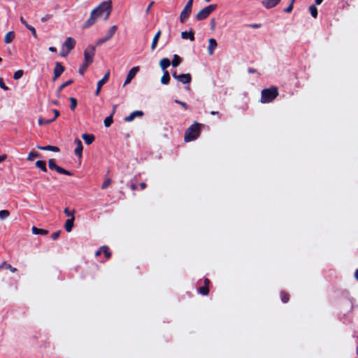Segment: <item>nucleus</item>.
<instances>
[{"label": "nucleus", "mask_w": 358, "mask_h": 358, "mask_svg": "<svg viewBox=\"0 0 358 358\" xmlns=\"http://www.w3.org/2000/svg\"><path fill=\"white\" fill-rule=\"evenodd\" d=\"M48 166L51 170H55L57 173L60 174H64L66 176H73V173L67 171L59 166H57L55 163V160L54 159H50L48 161Z\"/></svg>", "instance_id": "5"}, {"label": "nucleus", "mask_w": 358, "mask_h": 358, "mask_svg": "<svg viewBox=\"0 0 358 358\" xmlns=\"http://www.w3.org/2000/svg\"><path fill=\"white\" fill-rule=\"evenodd\" d=\"M93 10H96L97 17H103L106 20L112 11V1L110 0L103 1Z\"/></svg>", "instance_id": "2"}, {"label": "nucleus", "mask_w": 358, "mask_h": 358, "mask_svg": "<svg viewBox=\"0 0 358 358\" xmlns=\"http://www.w3.org/2000/svg\"><path fill=\"white\" fill-rule=\"evenodd\" d=\"M65 69L64 66L59 62L55 63V66L54 69V76L52 80H56L64 71Z\"/></svg>", "instance_id": "10"}, {"label": "nucleus", "mask_w": 358, "mask_h": 358, "mask_svg": "<svg viewBox=\"0 0 358 358\" xmlns=\"http://www.w3.org/2000/svg\"><path fill=\"white\" fill-rule=\"evenodd\" d=\"M138 70H139L138 66H134L129 70V71L127 76L126 80L124 81V85H126L131 82V80L136 76V74L137 73Z\"/></svg>", "instance_id": "13"}, {"label": "nucleus", "mask_w": 358, "mask_h": 358, "mask_svg": "<svg viewBox=\"0 0 358 358\" xmlns=\"http://www.w3.org/2000/svg\"><path fill=\"white\" fill-rule=\"evenodd\" d=\"M191 13H192V10H190L187 8L184 7V8L182 9V12L180 13V22L184 23L189 18Z\"/></svg>", "instance_id": "16"}, {"label": "nucleus", "mask_w": 358, "mask_h": 358, "mask_svg": "<svg viewBox=\"0 0 358 358\" xmlns=\"http://www.w3.org/2000/svg\"><path fill=\"white\" fill-rule=\"evenodd\" d=\"M102 253V250H101V248L95 252V256L98 257Z\"/></svg>", "instance_id": "61"}, {"label": "nucleus", "mask_w": 358, "mask_h": 358, "mask_svg": "<svg viewBox=\"0 0 358 358\" xmlns=\"http://www.w3.org/2000/svg\"><path fill=\"white\" fill-rule=\"evenodd\" d=\"M75 220V217H71L68 219L64 224V228L67 232L71 231L73 227V222Z\"/></svg>", "instance_id": "22"}, {"label": "nucleus", "mask_w": 358, "mask_h": 358, "mask_svg": "<svg viewBox=\"0 0 358 358\" xmlns=\"http://www.w3.org/2000/svg\"><path fill=\"white\" fill-rule=\"evenodd\" d=\"M309 10L313 17L316 18L317 17V8L315 6L311 5L309 7Z\"/></svg>", "instance_id": "34"}, {"label": "nucleus", "mask_w": 358, "mask_h": 358, "mask_svg": "<svg viewBox=\"0 0 358 358\" xmlns=\"http://www.w3.org/2000/svg\"><path fill=\"white\" fill-rule=\"evenodd\" d=\"M0 87L3 90H8V87L4 84L3 78H0Z\"/></svg>", "instance_id": "49"}, {"label": "nucleus", "mask_w": 358, "mask_h": 358, "mask_svg": "<svg viewBox=\"0 0 358 358\" xmlns=\"http://www.w3.org/2000/svg\"><path fill=\"white\" fill-rule=\"evenodd\" d=\"M193 0H189L186 3L185 8H187L190 10L192 9Z\"/></svg>", "instance_id": "51"}, {"label": "nucleus", "mask_w": 358, "mask_h": 358, "mask_svg": "<svg viewBox=\"0 0 358 358\" xmlns=\"http://www.w3.org/2000/svg\"><path fill=\"white\" fill-rule=\"evenodd\" d=\"M60 113H54V115L52 117L50 118H45L40 117L38 118V124L42 126L45 124H50L51 122H54L59 116Z\"/></svg>", "instance_id": "12"}, {"label": "nucleus", "mask_w": 358, "mask_h": 358, "mask_svg": "<svg viewBox=\"0 0 358 358\" xmlns=\"http://www.w3.org/2000/svg\"><path fill=\"white\" fill-rule=\"evenodd\" d=\"M76 45V41L72 37L66 38V41L62 45L63 48H66V50L71 52Z\"/></svg>", "instance_id": "11"}, {"label": "nucleus", "mask_w": 358, "mask_h": 358, "mask_svg": "<svg viewBox=\"0 0 358 358\" xmlns=\"http://www.w3.org/2000/svg\"><path fill=\"white\" fill-rule=\"evenodd\" d=\"M109 76H110V71H108L104 75L103 78L98 82L96 90V95L99 94V91H100L101 87L108 80Z\"/></svg>", "instance_id": "14"}, {"label": "nucleus", "mask_w": 358, "mask_h": 358, "mask_svg": "<svg viewBox=\"0 0 358 358\" xmlns=\"http://www.w3.org/2000/svg\"><path fill=\"white\" fill-rule=\"evenodd\" d=\"M60 234H61V231L59 230L57 231H55L54 232L52 235H51V238L52 240H57V238H59V236H60Z\"/></svg>", "instance_id": "46"}, {"label": "nucleus", "mask_w": 358, "mask_h": 358, "mask_svg": "<svg viewBox=\"0 0 358 358\" xmlns=\"http://www.w3.org/2000/svg\"><path fill=\"white\" fill-rule=\"evenodd\" d=\"M294 0H292L290 4L284 10L285 13H290L293 10V3Z\"/></svg>", "instance_id": "45"}, {"label": "nucleus", "mask_w": 358, "mask_h": 358, "mask_svg": "<svg viewBox=\"0 0 358 358\" xmlns=\"http://www.w3.org/2000/svg\"><path fill=\"white\" fill-rule=\"evenodd\" d=\"M10 215V212L7 210H0V219L5 220L8 218Z\"/></svg>", "instance_id": "37"}, {"label": "nucleus", "mask_w": 358, "mask_h": 358, "mask_svg": "<svg viewBox=\"0 0 358 358\" xmlns=\"http://www.w3.org/2000/svg\"><path fill=\"white\" fill-rule=\"evenodd\" d=\"M208 41H209V45L208 47V52L209 55H213L214 53V50H215V48L217 46V43L216 40L213 38H210Z\"/></svg>", "instance_id": "18"}, {"label": "nucleus", "mask_w": 358, "mask_h": 358, "mask_svg": "<svg viewBox=\"0 0 358 358\" xmlns=\"http://www.w3.org/2000/svg\"><path fill=\"white\" fill-rule=\"evenodd\" d=\"M170 81V75L168 71H164V74L161 78V83L164 85L169 84Z\"/></svg>", "instance_id": "29"}, {"label": "nucleus", "mask_w": 358, "mask_h": 358, "mask_svg": "<svg viewBox=\"0 0 358 358\" xmlns=\"http://www.w3.org/2000/svg\"><path fill=\"white\" fill-rule=\"evenodd\" d=\"M111 184V180L110 178H106L105 179V180L103 181L102 185H101V189H106L108 187H109Z\"/></svg>", "instance_id": "42"}, {"label": "nucleus", "mask_w": 358, "mask_h": 358, "mask_svg": "<svg viewBox=\"0 0 358 358\" xmlns=\"http://www.w3.org/2000/svg\"><path fill=\"white\" fill-rule=\"evenodd\" d=\"M202 124L194 122L189 127L185 132L184 140L185 142H190L196 140L200 135Z\"/></svg>", "instance_id": "1"}, {"label": "nucleus", "mask_w": 358, "mask_h": 358, "mask_svg": "<svg viewBox=\"0 0 358 358\" xmlns=\"http://www.w3.org/2000/svg\"><path fill=\"white\" fill-rule=\"evenodd\" d=\"M64 213L68 216L73 217H74L75 210L73 211H70L68 208H66L64 210Z\"/></svg>", "instance_id": "43"}, {"label": "nucleus", "mask_w": 358, "mask_h": 358, "mask_svg": "<svg viewBox=\"0 0 358 358\" xmlns=\"http://www.w3.org/2000/svg\"><path fill=\"white\" fill-rule=\"evenodd\" d=\"M146 187H147L146 183H145V182L140 183V187L141 189H145Z\"/></svg>", "instance_id": "60"}, {"label": "nucleus", "mask_w": 358, "mask_h": 358, "mask_svg": "<svg viewBox=\"0 0 358 358\" xmlns=\"http://www.w3.org/2000/svg\"><path fill=\"white\" fill-rule=\"evenodd\" d=\"M94 54L95 47L93 45H88L84 51V62L91 64L93 62Z\"/></svg>", "instance_id": "6"}, {"label": "nucleus", "mask_w": 358, "mask_h": 358, "mask_svg": "<svg viewBox=\"0 0 358 358\" xmlns=\"http://www.w3.org/2000/svg\"><path fill=\"white\" fill-rule=\"evenodd\" d=\"M217 4H210L203 8L196 14V19L199 21L206 19L210 13L217 8Z\"/></svg>", "instance_id": "4"}, {"label": "nucleus", "mask_w": 358, "mask_h": 358, "mask_svg": "<svg viewBox=\"0 0 358 358\" xmlns=\"http://www.w3.org/2000/svg\"><path fill=\"white\" fill-rule=\"evenodd\" d=\"M7 158V155H0V163L4 162Z\"/></svg>", "instance_id": "57"}, {"label": "nucleus", "mask_w": 358, "mask_h": 358, "mask_svg": "<svg viewBox=\"0 0 358 358\" xmlns=\"http://www.w3.org/2000/svg\"><path fill=\"white\" fill-rule=\"evenodd\" d=\"M248 73H250V74H251V73H256V72H257V69H253V68H249V69H248Z\"/></svg>", "instance_id": "58"}, {"label": "nucleus", "mask_w": 358, "mask_h": 358, "mask_svg": "<svg viewBox=\"0 0 358 358\" xmlns=\"http://www.w3.org/2000/svg\"><path fill=\"white\" fill-rule=\"evenodd\" d=\"M73 83V80L72 79L67 80L66 82L64 83L62 85H61L59 87L58 91L61 92L64 87L69 86V85L72 84Z\"/></svg>", "instance_id": "39"}, {"label": "nucleus", "mask_w": 358, "mask_h": 358, "mask_svg": "<svg viewBox=\"0 0 358 358\" xmlns=\"http://www.w3.org/2000/svg\"><path fill=\"white\" fill-rule=\"evenodd\" d=\"M71 104H70V109L71 110H74L76 106H77V100L75 98L71 97L69 98Z\"/></svg>", "instance_id": "41"}, {"label": "nucleus", "mask_w": 358, "mask_h": 358, "mask_svg": "<svg viewBox=\"0 0 358 358\" xmlns=\"http://www.w3.org/2000/svg\"><path fill=\"white\" fill-rule=\"evenodd\" d=\"M113 122V114H111L110 116L107 117L104 120V125L106 127H110Z\"/></svg>", "instance_id": "36"}, {"label": "nucleus", "mask_w": 358, "mask_h": 358, "mask_svg": "<svg viewBox=\"0 0 358 358\" xmlns=\"http://www.w3.org/2000/svg\"><path fill=\"white\" fill-rule=\"evenodd\" d=\"M6 268L9 269L12 273H15L17 271L16 268L13 267L10 264H7Z\"/></svg>", "instance_id": "54"}, {"label": "nucleus", "mask_w": 358, "mask_h": 358, "mask_svg": "<svg viewBox=\"0 0 358 358\" xmlns=\"http://www.w3.org/2000/svg\"><path fill=\"white\" fill-rule=\"evenodd\" d=\"M215 27V19H211L210 20V29H214Z\"/></svg>", "instance_id": "55"}, {"label": "nucleus", "mask_w": 358, "mask_h": 358, "mask_svg": "<svg viewBox=\"0 0 358 358\" xmlns=\"http://www.w3.org/2000/svg\"><path fill=\"white\" fill-rule=\"evenodd\" d=\"M278 95V89L276 87H271L269 88H266L262 90L261 92V99L260 101L262 103H270L273 101Z\"/></svg>", "instance_id": "3"}, {"label": "nucleus", "mask_w": 358, "mask_h": 358, "mask_svg": "<svg viewBox=\"0 0 358 358\" xmlns=\"http://www.w3.org/2000/svg\"><path fill=\"white\" fill-rule=\"evenodd\" d=\"M161 34H162V31L161 30H159L155 36H154L153 39H152V45H151V50H155L157 45V43L159 41V37L161 36Z\"/></svg>", "instance_id": "23"}, {"label": "nucleus", "mask_w": 358, "mask_h": 358, "mask_svg": "<svg viewBox=\"0 0 358 358\" xmlns=\"http://www.w3.org/2000/svg\"><path fill=\"white\" fill-rule=\"evenodd\" d=\"M49 50L52 52H57V48L55 47H50L49 48Z\"/></svg>", "instance_id": "62"}, {"label": "nucleus", "mask_w": 358, "mask_h": 358, "mask_svg": "<svg viewBox=\"0 0 358 358\" xmlns=\"http://www.w3.org/2000/svg\"><path fill=\"white\" fill-rule=\"evenodd\" d=\"M280 0H263L262 4L267 9L272 8L277 6Z\"/></svg>", "instance_id": "15"}, {"label": "nucleus", "mask_w": 358, "mask_h": 358, "mask_svg": "<svg viewBox=\"0 0 358 358\" xmlns=\"http://www.w3.org/2000/svg\"><path fill=\"white\" fill-rule=\"evenodd\" d=\"M117 29V27L116 25L112 26L110 28V29L108 30V31L107 32V34H106V36H104L102 38H100L99 39H98L96 41V45H97V46L101 45V44H103L105 42H106L108 40H110L113 36V35L115 34V33L116 32Z\"/></svg>", "instance_id": "8"}, {"label": "nucleus", "mask_w": 358, "mask_h": 358, "mask_svg": "<svg viewBox=\"0 0 358 358\" xmlns=\"http://www.w3.org/2000/svg\"><path fill=\"white\" fill-rule=\"evenodd\" d=\"M181 37L182 39H189L191 41H194L195 38H194V32L193 31L192 29H191L189 31H182L181 33Z\"/></svg>", "instance_id": "20"}, {"label": "nucleus", "mask_w": 358, "mask_h": 358, "mask_svg": "<svg viewBox=\"0 0 358 358\" xmlns=\"http://www.w3.org/2000/svg\"><path fill=\"white\" fill-rule=\"evenodd\" d=\"M96 18L98 17L96 16V10H92L90 13V17L83 24V28L87 29L94 25L96 22Z\"/></svg>", "instance_id": "9"}, {"label": "nucleus", "mask_w": 358, "mask_h": 358, "mask_svg": "<svg viewBox=\"0 0 358 358\" xmlns=\"http://www.w3.org/2000/svg\"><path fill=\"white\" fill-rule=\"evenodd\" d=\"M247 26H248L251 28L258 29V28H260L262 25H261V24L254 23V24H248Z\"/></svg>", "instance_id": "52"}, {"label": "nucleus", "mask_w": 358, "mask_h": 358, "mask_svg": "<svg viewBox=\"0 0 358 358\" xmlns=\"http://www.w3.org/2000/svg\"><path fill=\"white\" fill-rule=\"evenodd\" d=\"M24 74V71L22 70H17L14 73L13 78L15 80H19Z\"/></svg>", "instance_id": "40"}, {"label": "nucleus", "mask_w": 358, "mask_h": 358, "mask_svg": "<svg viewBox=\"0 0 358 358\" xmlns=\"http://www.w3.org/2000/svg\"><path fill=\"white\" fill-rule=\"evenodd\" d=\"M172 76L174 79L182 84H189L192 80V76L190 73L178 74L176 71L172 73Z\"/></svg>", "instance_id": "7"}, {"label": "nucleus", "mask_w": 358, "mask_h": 358, "mask_svg": "<svg viewBox=\"0 0 358 358\" xmlns=\"http://www.w3.org/2000/svg\"><path fill=\"white\" fill-rule=\"evenodd\" d=\"M280 298H281V301L283 302V303H287L289 300V298H290V295L289 293L285 292V291H282L280 292Z\"/></svg>", "instance_id": "31"}, {"label": "nucleus", "mask_w": 358, "mask_h": 358, "mask_svg": "<svg viewBox=\"0 0 358 358\" xmlns=\"http://www.w3.org/2000/svg\"><path fill=\"white\" fill-rule=\"evenodd\" d=\"M27 29H29L31 32L33 36L35 38H37V34H36V29L34 27H32L29 24V27H27Z\"/></svg>", "instance_id": "44"}, {"label": "nucleus", "mask_w": 358, "mask_h": 358, "mask_svg": "<svg viewBox=\"0 0 358 358\" xmlns=\"http://www.w3.org/2000/svg\"><path fill=\"white\" fill-rule=\"evenodd\" d=\"M129 187H130V189H131V190H133V191L136 190V189H137V187H138L137 185H136V184H135V183L131 184Z\"/></svg>", "instance_id": "56"}, {"label": "nucleus", "mask_w": 358, "mask_h": 358, "mask_svg": "<svg viewBox=\"0 0 358 358\" xmlns=\"http://www.w3.org/2000/svg\"><path fill=\"white\" fill-rule=\"evenodd\" d=\"M322 1L323 0H315V2L317 5L321 4Z\"/></svg>", "instance_id": "64"}, {"label": "nucleus", "mask_w": 358, "mask_h": 358, "mask_svg": "<svg viewBox=\"0 0 358 358\" xmlns=\"http://www.w3.org/2000/svg\"><path fill=\"white\" fill-rule=\"evenodd\" d=\"M101 250H102V252L104 254L106 259H109L111 257V252L108 246H101Z\"/></svg>", "instance_id": "33"}, {"label": "nucleus", "mask_w": 358, "mask_h": 358, "mask_svg": "<svg viewBox=\"0 0 358 358\" xmlns=\"http://www.w3.org/2000/svg\"><path fill=\"white\" fill-rule=\"evenodd\" d=\"M31 231L35 235H47L48 231L43 229H38L36 227H32Z\"/></svg>", "instance_id": "25"}, {"label": "nucleus", "mask_w": 358, "mask_h": 358, "mask_svg": "<svg viewBox=\"0 0 358 358\" xmlns=\"http://www.w3.org/2000/svg\"><path fill=\"white\" fill-rule=\"evenodd\" d=\"M182 62V59L180 56L178 55H174L173 57V59L171 62V64L173 66V67H177L178 66L180 63Z\"/></svg>", "instance_id": "27"}, {"label": "nucleus", "mask_w": 358, "mask_h": 358, "mask_svg": "<svg viewBox=\"0 0 358 358\" xmlns=\"http://www.w3.org/2000/svg\"><path fill=\"white\" fill-rule=\"evenodd\" d=\"M210 283V281L208 278L204 279V285L209 287Z\"/></svg>", "instance_id": "59"}, {"label": "nucleus", "mask_w": 358, "mask_h": 358, "mask_svg": "<svg viewBox=\"0 0 358 358\" xmlns=\"http://www.w3.org/2000/svg\"><path fill=\"white\" fill-rule=\"evenodd\" d=\"M36 148L41 150L51 151V152H59V150H60L59 147L54 146V145H46V146L37 145Z\"/></svg>", "instance_id": "19"}, {"label": "nucleus", "mask_w": 358, "mask_h": 358, "mask_svg": "<svg viewBox=\"0 0 358 358\" xmlns=\"http://www.w3.org/2000/svg\"><path fill=\"white\" fill-rule=\"evenodd\" d=\"M75 143L76 144V147L74 150V153L76 155L80 157L82 156V152H83V150L82 142L80 139L76 138L75 140Z\"/></svg>", "instance_id": "17"}, {"label": "nucleus", "mask_w": 358, "mask_h": 358, "mask_svg": "<svg viewBox=\"0 0 358 358\" xmlns=\"http://www.w3.org/2000/svg\"><path fill=\"white\" fill-rule=\"evenodd\" d=\"M39 156H40L39 153H38L35 151H31L28 155L27 160L33 161L35 157H38Z\"/></svg>", "instance_id": "35"}, {"label": "nucleus", "mask_w": 358, "mask_h": 358, "mask_svg": "<svg viewBox=\"0 0 358 358\" xmlns=\"http://www.w3.org/2000/svg\"><path fill=\"white\" fill-rule=\"evenodd\" d=\"M20 20L21 23L26 27V28L29 27V24L27 22L23 17H20Z\"/></svg>", "instance_id": "53"}, {"label": "nucleus", "mask_w": 358, "mask_h": 358, "mask_svg": "<svg viewBox=\"0 0 358 358\" xmlns=\"http://www.w3.org/2000/svg\"><path fill=\"white\" fill-rule=\"evenodd\" d=\"M52 15H51V14H47V15H45L44 17H43L41 18V21H42L43 22H47L48 20H50V18H52Z\"/></svg>", "instance_id": "50"}, {"label": "nucleus", "mask_w": 358, "mask_h": 358, "mask_svg": "<svg viewBox=\"0 0 358 358\" xmlns=\"http://www.w3.org/2000/svg\"><path fill=\"white\" fill-rule=\"evenodd\" d=\"M355 278L358 281V268L355 272Z\"/></svg>", "instance_id": "63"}, {"label": "nucleus", "mask_w": 358, "mask_h": 358, "mask_svg": "<svg viewBox=\"0 0 358 358\" xmlns=\"http://www.w3.org/2000/svg\"><path fill=\"white\" fill-rule=\"evenodd\" d=\"M175 102L177 103L180 104L182 106L183 110H187L189 109L188 106L187 105V103H185V102L180 101H178V100H175Z\"/></svg>", "instance_id": "47"}, {"label": "nucleus", "mask_w": 358, "mask_h": 358, "mask_svg": "<svg viewBox=\"0 0 358 358\" xmlns=\"http://www.w3.org/2000/svg\"><path fill=\"white\" fill-rule=\"evenodd\" d=\"M35 166L40 169L43 172H47L48 169L46 167V163L45 161L43 160H38L35 163Z\"/></svg>", "instance_id": "28"}, {"label": "nucleus", "mask_w": 358, "mask_h": 358, "mask_svg": "<svg viewBox=\"0 0 358 358\" xmlns=\"http://www.w3.org/2000/svg\"><path fill=\"white\" fill-rule=\"evenodd\" d=\"M15 34L14 31H8L4 37V43L6 44L11 43L13 41V39L15 38Z\"/></svg>", "instance_id": "24"}, {"label": "nucleus", "mask_w": 358, "mask_h": 358, "mask_svg": "<svg viewBox=\"0 0 358 358\" xmlns=\"http://www.w3.org/2000/svg\"><path fill=\"white\" fill-rule=\"evenodd\" d=\"M90 65V64L85 63L84 62L83 64L79 68V71H78L79 73L83 76L84 74L85 70L87 69V67Z\"/></svg>", "instance_id": "38"}, {"label": "nucleus", "mask_w": 358, "mask_h": 358, "mask_svg": "<svg viewBox=\"0 0 358 358\" xmlns=\"http://www.w3.org/2000/svg\"><path fill=\"white\" fill-rule=\"evenodd\" d=\"M162 69L164 71L171 65V62L168 58H163L159 62Z\"/></svg>", "instance_id": "26"}, {"label": "nucleus", "mask_w": 358, "mask_h": 358, "mask_svg": "<svg viewBox=\"0 0 358 358\" xmlns=\"http://www.w3.org/2000/svg\"><path fill=\"white\" fill-rule=\"evenodd\" d=\"M69 53H70L69 51H68V50H65V48H62V50L60 52V55L62 57H66Z\"/></svg>", "instance_id": "48"}, {"label": "nucleus", "mask_w": 358, "mask_h": 358, "mask_svg": "<svg viewBox=\"0 0 358 358\" xmlns=\"http://www.w3.org/2000/svg\"><path fill=\"white\" fill-rule=\"evenodd\" d=\"M198 292L199 294L206 296L209 293V287L206 285L201 286L198 289Z\"/></svg>", "instance_id": "32"}, {"label": "nucleus", "mask_w": 358, "mask_h": 358, "mask_svg": "<svg viewBox=\"0 0 358 358\" xmlns=\"http://www.w3.org/2000/svg\"><path fill=\"white\" fill-rule=\"evenodd\" d=\"M82 138L87 145H90L94 141L95 136L93 134L85 133L82 135Z\"/></svg>", "instance_id": "21"}, {"label": "nucleus", "mask_w": 358, "mask_h": 358, "mask_svg": "<svg viewBox=\"0 0 358 358\" xmlns=\"http://www.w3.org/2000/svg\"><path fill=\"white\" fill-rule=\"evenodd\" d=\"M144 113H130L129 115L125 117L124 118L125 122H131L134 120V118L137 116L142 117Z\"/></svg>", "instance_id": "30"}]
</instances>
